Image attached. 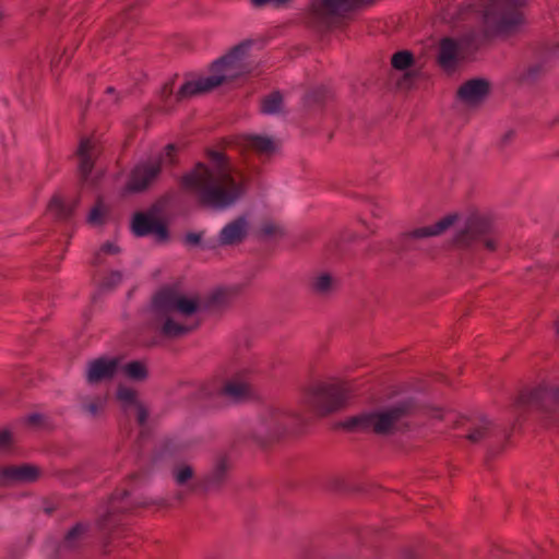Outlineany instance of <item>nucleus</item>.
I'll use <instances>...</instances> for the list:
<instances>
[{
  "label": "nucleus",
  "instance_id": "nucleus-32",
  "mask_svg": "<svg viewBox=\"0 0 559 559\" xmlns=\"http://www.w3.org/2000/svg\"><path fill=\"white\" fill-rule=\"evenodd\" d=\"M260 240H269L275 238H283L285 236L284 228L273 221H264L255 233Z\"/></svg>",
  "mask_w": 559,
  "mask_h": 559
},
{
  "label": "nucleus",
  "instance_id": "nucleus-35",
  "mask_svg": "<svg viewBox=\"0 0 559 559\" xmlns=\"http://www.w3.org/2000/svg\"><path fill=\"white\" fill-rule=\"evenodd\" d=\"M108 214V209L104 204L102 197H98L95 205L90 211L87 216V222L91 225H103L105 223L106 215Z\"/></svg>",
  "mask_w": 559,
  "mask_h": 559
},
{
  "label": "nucleus",
  "instance_id": "nucleus-30",
  "mask_svg": "<svg viewBox=\"0 0 559 559\" xmlns=\"http://www.w3.org/2000/svg\"><path fill=\"white\" fill-rule=\"evenodd\" d=\"M90 530L88 523L78 522L72 526L64 536L63 546L68 549H74L79 547L80 542L86 535Z\"/></svg>",
  "mask_w": 559,
  "mask_h": 559
},
{
  "label": "nucleus",
  "instance_id": "nucleus-26",
  "mask_svg": "<svg viewBox=\"0 0 559 559\" xmlns=\"http://www.w3.org/2000/svg\"><path fill=\"white\" fill-rule=\"evenodd\" d=\"M238 290L236 288H217L213 290L205 301V307L209 309H222L228 306L237 296Z\"/></svg>",
  "mask_w": 559,
  "mask_h": 559
},
{
  "label": "nucleus",
  "instance_id": "nucleus-41",
  "mask_svg": "<svg viewBox=\"0 0 559 559\" xmlns=\"http://www.w3.org/2000/svg\"><path fill=\"white\" fill-rule=\"evenodd\" d=\"M136 421L140 426H144L148 418V409L146 408L145 404L141 402L140 404H136Z\"/></svg>",
  "mask_w": 559,
  "mask_h": 559
},
{
  "label": "nucleus",
  "instance_id": "nucleus-12",
  "mask_svg": "<svg viewBox=\"0 0 559 559\" xmlns=\"http://www.w3.org/2000/svg\"><path fill=\"white\" fill-rule=\"evenodd\" d=\"M153 308L156 314L190 317L200 309V302L197 297H187L176 289L165 288L154 296Z\"/></svg>",
  "mask_w": 559,
  "mask_h": 559
},
{
  "label": "nucleus",
  "instance_id": "nucleus-54",
  "mask_svg": "<svg viewBox=\"0 0 559 559\" xmlns=\"http://www.w3.org/2000/svg\"><path fill=\"white\" fill-rule=\"evenodd\" d=\"M382 250L380 245H371L368 247L367 252H380Z\"/></svg>",
  "mask_w": 559,
  "mask_h": 559
},
{
  "label": "nucleus",
  "instance_id": "nucleus-19",
  "mask_svg": "<svg viewBox=\"0 0 559 559\" xmlns=\"http://www.w3.org/2000/svg\"><path fill=\"white\" fill-rule=\"evenodd\" d=\"M496 39L492 33L488 32V28L485 24L480 29L478 28H469L460 35L457 38L461 45V51L465 53L466 58L471 55L475 53L483 46Z\"/></svg>",
  "mask_w": 559,
  "mask_h": 559
},
{
  "label": "nucleus",
  "instance_id": "nucleus-36",
  "mask_svg": "<svg viewBox=\"0 0 559 559\" xmlns=\"http://www.w3.org/2000/svg\"><path fill=\"white\" fill-rule=\"evenodd\" d=\"M332 93L325 87H318L306 95L308 106H321L332 98Z\"/></svg>",
  "mask_w": 559,
  "mask_h": 559
},
{
  "label": "nucleus",
  "instance_id": "nucleus-37",
  "mask_svg": "<svg viewBox=\"0 0 559 559\" xmlns=\"http://www.w3.org/2000/svg\"><path fill=\"white\" fill-rule=\"evenodd\" d=\"M414 63V56L408 50L395 52L391 58V64L396 70H406Z\"/></svg>",
  "mask_w": 559,
  "mask_h": 559
},
{
  "label": "nucleus",
  "instance_id": "nucleus-7",
  "mask_svg": "<svg viewBox=\"0 0 559 559\" xmlns=\"http://www.w3.org/2000/svg\"><path fill=\"white\" fill-rule=\"evenodd\" d=\"M353 392L347 382H318L305 390L302 401L319 416H326L343 409Z\"/></svg>",
  "mask_w": 559,
  "mask_h": 559
},
{
  "label": "nucleus",
  "instance_id": "nucleus-20",
  "mask_svg": "<svg viewBox=\"0 0 559 559\" xmlns=\"http://www.w3.org/2000/svg\"><path fill=\"white\" fill-rule=\"evenodd\" d=\"M466 433L464 438L472 444H480L491 438L496 431V424L487 416L467 419Z\"/></svg>",
  "mask_w": 559,
  "mask_h": 559
},
{
  "label": "nucleus",
  "instance_id": "nucleus-47",
  "mask_svg": "<svg viewBox=\"0 0 559 559\" xmlns=\"http://www.w3.org/2000/svg\"><path fill=\"white\" fill-rule=\"evenodd\" d=\"M100 252L106 254H117L120 252V248L117 245L107 241L100 247Z\"/></svg>",
  "mask_w": 559,
  "mask_h": 559
},
{
  "label": "nucleus",
  "instance_id": "nucleus-22",
  "mask_svg": "<svg viewBox=\"0 0 559 559\" xmlns=\"http://www.w3.org/2000/svg\"><path fill=\"white\" fill-rule=\"evenodd\" d=\"M466 59L457 39L445 37L440 40L438 63L444 70H452L460 60Z\"/></svg>",
  "mask_w": 559,
  "mask_h": 559
},
{
  "label": "nucleus",
  "instance_id": "nucleus-9",
  "mask_svg": "<svg viewBox=\"0 0 559 559\" xmlns=\"http://www.w3.org/2000/svg\"><path fill=\"white\" fill-rule=\"evenodd\" d=\"M178 147L167 144L154 159L138 164L130 173L126 191L141 193L148 190L159 178L162 169L177 165Z\"/></svg>",
  "mask_w": 559,
  "mask_h": 559
},
{
  "label": "nucleus",
  "instance_id": "nucleus-49",
  "mask_svg": "<svg viewBox=\"0 0 559 559\" xmlns=\"http://www.w3.org/2000/svg\"><path fill=\"white\" fill-rule=\"evenodd\" d=\"M401 559H421V557L416 550L405 548L401 554Z\"/></svg>",
  "mask_w": 559,
  "mask_h": 559
},
{
  "label": "nucleus",
  "instance_id": "nucleus-27",
  "mask_svg": "<svg viewBox=\"0 0 559 559\" xmlns=\"http://www.w3.org/2000/svg\"><path fill=\"white\" fill-rule=\"evenodd\" d=\"M118 370L124 378L134 382H143L148 378L147 366L142 360H132L124 365L120 364Z\"/></svg>",
  "mask_w": 559,
  "mask_h": 559
},
{
  "label": "nucleus",
  "instance_id": "nucleus-43",
  "mask_svg": "<svg viewBox=\"0 0 559 559\" xmlns=\"http://www.w3.org/2000/svg\"><path fill=\"white\" fill-rule=\"evenodd\" d=\"M477 9H478V5H477L476 1H474V0H466L459 8L457 19H462L463 14L465 12L476 11Z\"/></svg>",
  "mask_w": 559,
  "mask_h": 559
},
{
  "label": "nucleus",
  "instance_id": "nucleus-31",
  "mask_svg": "<svg viewBox=\"0 0 559 559\" xmlns=\"http://www.w3.org/2000/svg\"><path fill=\"white\" fill-rule=\"evenodd\" d=\"M283 108V95L274 91L261 99V112L265 115L280 114Z\"/></svg>",
  "mask_w": 559,
  "mask_h": 559
},
{
  "label": "nucleus",
  "instance_id": "nucleus-56",
  "mask_svg": "<svg viewBox=\"0 0 559 559\" xmlns=\"http://www.w3.org/2000/svg\"><path fill=\"white\" fill-rule=\"evenodd\" d=\"M414 76V73L412 72H407L404 74V78H403V81H408L409 79H412Z\"/></svg>",
  "mask_w": 559,
  "mask_h": 559
},
{
  "label": "nucleus",
  "instance_id": "nucleus-24",
  "mask_svg": "<svg viewBox=\"0 0 559 559\" xmlns=\"http://www.w3.org/2000/svg\"><path fill=\"white\" fill-rule=\"evenodd\" d=\"M338 281L330 272H318L308 280L309 292L318 297H329L337 288Z\"/></svg>",
  "mask_w": 559,
  "mask_h": 559
},
{
  "label": "nucleus",
  "instance_id": "nucleus-25",
  "mask_svg": "<svg viewBox=\"0 0 559 559\" xmlns=\"http://www.w3.org/2000/svg\"><path fill=\"white\" fill-rule=\"evenodd\" d=\"M242 145L260 156H271L276 151V144L270 136L249 134L243 138Z\"/></svg>",
  "mask_w": 559,
  "mask_h": 559
},
{
  "label": "nucleus",
  "instance_id": "nucleus-3",
  "mask_svg": "<svg viewBox=\"0 0 559 559\" xmlns=\"http://www.w3.org/2000/svg\"><path fill=\"white\" fill-rule=\"evenodd\" d=\"M417 409L418 405L416 402L413 399H408L382 412L362 413L353 416L342 421L340 426L348 431H371L378 436H388L395 431L397 423L415 414Z\"/></svg>",
  "mask_w": 559,
  "mask_h": 559
},
{
  "label": "nucleus",
  "instance_id": "nucleus-55",
  "mask_svg": "<svg viewBox=\"0 0 559 559\" xmlns=\"http://www.w3.org/2000/svg\"><path fill=\"white\" fill-rule=\"evenodd\" d=\"M497 453H498V451H496L495 449H489L487 452V456L493 457Z\"/></svg>",
  "mask_w": 559,
  "mask_h": 559
},
{
  "label": "nucleus",
  "instance_id": "nucleus-50",
  "mask_svg": "<svg viewBox=\"0 0 559 559\" xmlns=\"http://www.w3.org/2000/svg\"><path fill=\"white\" fill-rule=\"evenodd\" d=\"M515 132L513 130L507 131L500 139L501 146L508 145L514 138Z\"/></svg>",
  "mask_w": 559,
  "mask_h": 559
},
{
  "label": "nucleus",
  "instance_id": "nucleus-59",
  "mask_svg": "<svg viewBox=\"0 0 559 559\" xmlns=\"http://www.w3.org/2000/svg\"><path fill=\"white\" fill-rule=\"evenodd\" d=\"M70 58H71V56H68V55H67V58H66L64 64H68V62L70 61Z\"/></svg>",
  "mask_w": 559,
  "mask_h": 559
},
{
  "label": "nucleus",
  "instance_id": "nucleus-23",
  "mask_svg": "<svg viewBox=\"0 0 559 559\" xmlns=\"http://www.w3.org/2000/svg\"><path fill=\"white\" fill-rule=\"evenodd\" d=\"M173 314H157V320L162 321L159 331L166 338H180L188 335L199 328V322L192 324L179 323L174 320Z\"/></svg>",
  "mask_w": 559,
  "mask_h": 559
},
{
  "label": "nucleus",
  "instance_id": "nucleus-5",
  "mask_svg": "<svg viewBox=\"0 0 559 559\" xmlns=\"http://www.w3.org/2000/svg\"><path fill=\"white\" fill-rule=\"evenodd\" d=\"M526 0H484L480 4L481 20L496 38H509L524 23L522 8Z\"/></svg>",
  "mask_w": 559,
  "mask_h": 559
},
{
  "label": "nucleus",
  "instance_id": "nucleus-51",
  "mask_svg": "<svg viewBox=\"0 0 559 559\" xmlns=\"http://www.w3.org/2000/svg\"><path fill=\"white\" fill-rule=\"evenodd\" d=\"M61 61H62V56L59 57L58 59L53 58L51 60V70L53 73H57V74L60 73L59 66H60Z\"/></svg>",
  "mask_w": 559,
  "mask_h": 559
},
{
  "label": "nucleus",
  "instance_id": "nucleus-1",
  "mask_svg": "<svg viewBox=\"0 0 559 559\" xmlns=\"http://www.w3.org/2000/svg\"><path fill=\"white\" fill-rule=\"evenodd\" d=\"M210 165L202 162L180 178L182 190L193 193L198 202L213 210H225L236 204L247 192L230 158L223 152L206 150Z\"/></svg>",
  "mask_w": 559,
  "mask_h": 559
},
{
  "label": "nucleus",
  "instance_id": "nucleus-11",
  "mask_svg": "<svg viewBox=\"0 0 559 559\" xmlns=\"http://www.w3.org/2000/svg\"><path fill=\"white\" fill-rule=\"evenodd\" d=\"M456 218L457 215L450 214L442 217L435 224L403 231L397 235L394 241H390L392 250L402 258L405 253L416 249L414 241L444 234L454 225Z\"/></svg>",
  "mask_w": 559,
  "mask_h": 559
},
{
  "label": "nucleus",
  "instance_id": "nucleus-13",
  "mask_svg": "<svg viewBox=\"0 0 559 559\" xmlns=\"http://www.w3.org/2000/svg\"><path fill=\"white\" fill-rule=\"evenodd\" d=\"M233 463L226 453L214 456L211 468L203 475L198 484L191 485L192 491L219 492L228 483Z\"/></svg>",
  "mask_w": 559,
  "mask_h": 559
},
{
  "label": "nucleus",
  "instance_id": "nucleus-53",
  "mask_svg": "<svg viewBox=\"0 0 559 559\" xmlns=\"http://www.w3.org/2000/svg\"><path fill=\"white\" fill-rule=\"evenodd\" d=\"M501 552H502V550L499 547H493L491 549V557L493 559H500L501 558Z\"/></svg>",
  "mask_w": 559,
  "mask_h": 559
},
{
  "label": "nucleus",
  "instance_id": "nucleus-44",
  "mask_svg": "<svg viewBox=\"0 0 559 559\" xmlns=\"http://www.w3.org/2000/svg\"><path fill=\"white\" fill-rule=\"evenodd\" d=\"M174 85H175L174 81H170V82L165 83L160 90V97L165 104L170 99V97L174 93Z\"/></svg>",
  "mask_w": 559,
  "mask_h": 559
},
{
  "label": "nucleus",
  "instance_id": "nucleus-34",
  "mask_svg": "<svg viewBox=\"0 0 559 559\" xmlns=\"http://www.w3.org/2000/svg\"><path fill=\"white\" fill-rule=\"evenodd\" d=\"M171 475L174 477L175 483L178 486H187L195 476V471L193 466L186 464V463H179L174 466L171 471Z\"/></svg>",
  "mask_w": 559,
  "mask_h": 559
},
{
  "label": "nucleus",
  "instance_id": "nucleus-21",
  "mask_svg": "<svg viewBox=\"0 0 559 559\" xmlns=\"http://www.w3.org/2000/svg\"><path fill=\"white\" fill-rule=\"evenodd\" d=\"M249 223L246 216H238L224 226L218 235L219 246H237L241 243L248 235Z\"/></svg>",
  "mask_w": 559,
  "mask_h": 559
},
{
  "label": "nucleus",
  "instance_id": "nucleus-4",
  "mask_svg": "<svg viewBox=\"0 0 559 559\" xmlns=\"http://www.w3.org/2000/svg\"><path fill=\"white\" fill-rule=\"evenodd\" d=\"M498 245L499 233L493 219L479 212L468 214L452 237V246L460 250L475 251L483 247L495 252Z\"/></svg>",
  "mask_w": 559,
  "mask_h": 559
},
{
  "label": "nucleus",
  "instance_id": "nucleus-6",
  "mask_svg": "<svg viewBox=\"0 0 559 559\" xmlns=\"http://www.w3.org/2000/svg\"><path fill=\"white\" fill-rule=\"evenodd\" d=\"M515 405L536 412L542 424L551 428L559 420V384L540 382L525 388L520 392Z\"/></svg>",
  "mask_w": 559,
  "mask_h": 559
},
{
  "label": "nucleus",
  "instance_id": "nucleus-29",
  "mask_svg": "<svg viewBox=\"0 0 559 559\" xmlns=\"http://www.w3.org/2000/svg\"><path fill=\"white\" fill-rule=\"evenodd\" d=\"M81 409L92 418H98L105 411L106 399L102 396H81Z\"/></svg>",
  "mask_w": 559,
  "mask_h": 559
},
{
  "label": "nucleus",
  "instance_id": "nucleus-58",
  "mask_svg": "<svg viewBox=\"0 0 559 559\" xmlns=\"http://www.w3.org/2000/svg\"><path fill=\"white\" fill-rule=\"evenodd\" d=\"M554 326H555L556 333L559 334V321H556Z\"/></svg>",
  "mask_w": 559,
  "mask_h": 559
},
{
  "label": "nucleus",
  "instance_id": "nucleus-42",
  "mask_svg": "<svg viewBox=\"0 0 559 559\" xmlns=\"http://www.w3.org/2000/svg\"><path fill=\"white\" fill-rule=\"evenodd\" d=\"M252 5L255 8H262L266 4L272 3L276 8L286 5L290 0H250Z\"/></svg>",
  "mask_w": 559,
  "mask_h": 559
},
{
  "label": "nucleus",
  "instance_id": "nucleus-10",
  "mask_svg": "<svg viewBox=\"0 0 559 559\" xmlns=\"http://www.w3.org/2000/svg\"><path fill=\"white\" fill-rule=\"evenodd\" d=\"M294 417L283 408L270 406L264 408L254 427V438L262 443L280 439L293 424Z\"/></svg>",
  "mask_w": 559,
  "mask_h": 559
},
{
  "label": "nucleus",
  "instance_id": "nucleus-28",
  "mask_svg": "<svg viewBox=\"0 0 559 559\" xmlns=\"http://www.w3.org/2000/svg\"><path fill=\"white\" fill-rule=\"evenodd\" d=\"M78 203L79 199L73 201L72 204H68L60 197L55 195L48 204V210L55 215L56 218L66 221L71 217Z\"/></svg>",
  "mask_w": 559,
  "mask_h": 559
},
{
  "label": "nucleus",
  "instance_id": "nucleus-14",
  "mask_svg": "<svg viewBox=\"0 0 559 559\" xmlns=\"http://www.w3.org/2000/svg\"><path fill=\"white\" fill-rule=\"evenodd\" d=\"M158 207L151 206L145 212H135L132 222L131 230L136 237L154 236L157 242H167L169 240V230L167 225L157 217Z\"/></svg>",
  "mask_w": 559,
  "mask_h": 559
},
{
  "label": "nucleus",
  "instance_id": "nucleus-46",
  "mask_svg": "<svg viewBox=\"0 0 559 559\" xmlns=\"http://www.w3.org/2000/svg\"><path fill=\"white\" fill-rule=\"evenodd\" d=\"M12 443V433L9 430H0V449H7Z\"/></svg>",
  "mask_w": 559,
  "mask_h": 559
},
{
  "label": "nucleus",
  "instance_id": "nucleus-38",
  "mask_svg": "<svg viewBox=\"0 0 559 559\" xmlns=\"http://www.w3.org/2000/svg\"><path fill=\"white\" fill-rule=\"evenodd\" d=\"M223 394L234 399L239 400L249 392V386L242 382H227L223 389Z\"/></svg>",
  "mask_w": 559,
  "mask_h": 559
},
{
  "label": "nucleus",
  "instance_id": "nucleus-52",
  "mask_svg": "<svg viewBox=\"0 0 559 559\" xmlns=\"http://www.w3.org/2000/svg\"><path fill=\"white\" fill-rule=\"evenodd\" d=\"M102 253H103V252H100V251H99V252H97V253L95 254V257H94V259H93V262H92L94 265H100V264H103V263H104V260H103V258H102Z\"/></svg>",
  "mask_w": 559,
  "mask_h": 559
},
{
  "label": "nucleus",
  "instance_id": "nucleus-40",
  "mask_svg": "<svg viewBox=\"0 0 559 559\" xmlns=\"http://www.w3.org/2000/svg\"><path fill=\"white\" fill-rule=\"evenodd\" d=\"M545 72L542 63L530 66L521 75V80L526 83L535 82Z\"/></svg>",
  "mask_w": 559,
  "mask_h": 559
},
{
  "label": "nucleus",
  "instance_id": "nucleus-45",
  "mask_svg": "<svg viewBox=\"0 0 559 559\" xmlns=\"http://www.w3.org/2000/svg\"><path fill=\"white\" fill-rule=\"evenodd\" d=\"M203 233H188L185 237V243L189 246H198L201 243Z\"/></svg>",
  "mask_w": 559,
  "mask_h": 559
},
{
  "label": "nucleus",
  "instance_id": "nucleus-57",
  "mask_svg": "<svg viewBox=\"0 0 559 559\" xmlns=\"http://www.w3.org/2000/svg\"><path fill=\"white\" fill-rule=\"evenodd\" d=\"M106 93L107 94H114L115 93V88L109 86V87H107Z\"/></svg>",
  "mask_w": 559,
  "mask_h": 559
},
{
  "label": "nucleus",
  "instance_id": "nucleus-8",
  "mask_svg": "<svg viewBox=\"0 0 559 559\" xmlns=\"http://www.w3.org/2000/svg\"><path fill=\"white\" fill-rule=\"evenodd\" d=\"M150 503L131 498V492L127 489H116L108 500L99 507L96 526L107 535L106 544L115 538L121 527L120 520L122 515L133 512L136 508H145Z\"/></svg>",
  "mask_w": 559,
  "mask_h": 559
},
{
  "label": "nucleus",
  "instance_id": "nucleus-2",
  "mask_svg": "<svg viewBox=\"0 0 559 559\" xmlns=\"http://www.w3.org/2000/svg\"><path fill=\"white\" fill-rule=\"evenodd\" d=\"M253 43L252 39H246L214 61L211 66L212 75L182 84L176 94V100L181 102L192 96L210 93L222 84L249 73L250 67L245 59Z\"/></svg>",
  "mask_w": 559,
  "mask_h": 559
},
{
  "label": "nucleus",
  "instance_id": "nucleus-17",
  "mask_svg": "<svg viewBox=\"0 0 559 559\" xmlns=\"http://www.w3.org/2000/svg\"><path fill=\"white\" fill-rule=\"evenodd\" d=\"M490 93V83L485 79H472L463 83L456 97L462 103L475 106L483 103Z\"/></svg>",
  "mask_w": 559,
  "mask_h": 559
},
{
  "label": "nucleus",
  "instance_id": "nucleus-16",
  "mask_svg": "<svg viewBox=\"0 0 559 559\" xmlns=\"http://www.w3.org/2000/svg\"><path fill=\"white\" fill-rule=\"evenodd\" d=\"M120 361V357H99L88 361L86 369V381L90 384H96L102 381L111 380L118 371Z\"/></svg>",
  "mask_w": 559,
  "mask_h": 559
},
{
  "label": "nucleus",
  "instance_id": "nucleus-18",
  "mask_svg": "<svg viewBox=\"0 0 559 559\" xmlns=\"http://www.w3.org/2000/svg\"><path fill=\"white\" fill-rule=\"evenodd\" d=\"M40 471L35 465H10L0 468V485L10 486L16 483H32L39 477Z\"/></svg>",
  "mask_w": 559,
  "mask_h": 559
},
{
  "label": "nucleus",
  "instance_id": "nucleus-48",
  "mask_svg": "<svg viewBox=\"0 0 559 559\" xmlns=\"http://www.w3.org/2000/svg\"><path fill=\"white\" fill-rule=\"evenodd\" d=\"M45 417L41 414L34 413L26 417V423L32 426H39L44 423Z\"/></svg>",
  "mask_w": 559,
  "mask_h": 559
},
{
  "label": "nucleus",
  "instance_id": "nucleus-33",
  "mask_svg": "<svg viewBox=\"0 0 559 559\" xmlns=\"http://www.w3.org/2000/svg\"><path fill=\"white\" fill-rule=\"evenodd\" d=\"M116 399L120 402L123 412H127L131 406L136 407V404L142 402L138 399L136 390L124 385H118Z\"/></svg>",
  "mask_w": 559,
  "mask_h": 559
},
{
  "label": "nucleus",
  "instance_id": "nucleus-39",
  "mask_svg": "<svg viewBox=\"0 0 559 559\" xmlns=\"http://www.w3.org/2000/svg\"><path fill=\"white\" fill-rule=\"evenodd\" d=\"M122 273L120 271H110L100 281L99 287L103 290H112L122 282Z\"/></svg>",
  "mask_w": 559,
  "mask_h": 559
},
{
  "label": "nucleus",
  "instance_id": "nucleus-15",
  "mask_svg": "<svg viewBox=\"0 0 559 559\" xmlns=\"http://www.w3.org/2000/svg\"><path fill=\"white\" fill-rule=\"evenodd\" d=\"M76 156L79 158L78 174L80 186H95L96 179L91 177V174L94 169L97 151L91 139L85 138L80 141Z\"/></svg>",
  "mask_w": 559,
  "mask_h": 559
}]
</instances>
